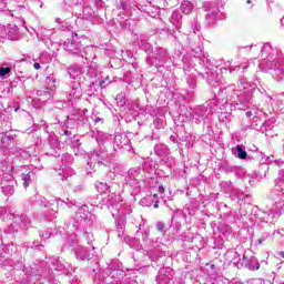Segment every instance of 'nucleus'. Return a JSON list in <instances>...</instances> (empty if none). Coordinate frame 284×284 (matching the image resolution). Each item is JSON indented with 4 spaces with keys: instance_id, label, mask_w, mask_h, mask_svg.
Returning a JSON list of instances; mask_svg holds the SVG:
<instances>
[{
    "instance_id": "41",
    "label": "nucleus",
    "mask_w": 284,
    "mask_h": 284,
    "mask_svg": "<svg viewBox=\"0 0 284 284\" xmlns=\"http://www.w3.org/2000/svg\"><path fill=\"white\" fill-rule=\"evenodd\" d=\"M109 203L111 205H114L115 203H119V195H116V194L109 195Z\"/></svg>"
},
{
    "instance_id": "52",
    "label": "nucleus",
    "mask_w": 284,
    "mask_h": 284,
    "mask_svg": "<svg viewBox=\"0 0 284 284\" xmlns=\"http://www.w3.org/2000/svg\"><path fill=\"white\" fill-rule=\"evenodd\" d=\"M154 152H155L156 154H161V145H156V146L154 148Z\"/></svg>"
},
{
    "instance_id": "12",
    "label": "nucleus",
    "mask_w": 284,
    "mask_h": 284,
    "mask_svg": "<svg viewBox=\"0 0 284 284\" xmlns=\"http://www.w3.org/2000/svg\"><path fill=\"white\" fill-rule=\"evenodd\" d=\"M36 205L40 207H49V214H54L59 210V200H53V203H49L48 200L41 195H36Z\"/></svg>"
},
{
    "instance_id": "57",
    "label": "nucleus",
    "mask_w": 284,
    "mask_h": 284,
    "mask_svg": "<svg viewBox=\"0 0 284 284\" xmlns=\"http://www.w3.org/2000/svg\"><path fill=\"white\" fill-rule=\"evenodd\" d=\"M55 23H58L59 26H61L63 22H62L61 18H57V19H55Z\"/></svg>"
},
{
    "instance_id": "21",
    "label": "nucleus",
    "mask_w": 284,
    "mask_h": 284,
    "mask_svg": "<svg viewBox=\"0 0 284 284\" xmlns=\"http://www.w3.org/2000/svg\"><path fill=\"white\" fill-rule=\"evenodd\" d=\"M21 179L23 181V187H30V183H32V181H34V172L33 171H29L28 173H23L21 175Z\"/></svg>"
},
{
    "instance_id": "28",
    "label": "nucleus",
    "mask_w": 284,
    "mask_h": 284,
    "mask_svg": "<svg viewBox=\"0 0 284 284\" xmlns=\"http://www.w3.org/2000/svg\"><path fill=\"white\" fill-rule=\"evenodd\" d=\"M180 141H182V143H185V148H187V150L192 148V135L190 133H185L184 135H182L180 138Z\"/></svg>"
},
{
    "instance_id": "29",
    "label": "nucleus",
    "mask_w": 284,
    "mask_h": 284,
    "mask_svg": "<svg viewBox=\"0 0 284 284\" xmlns=\"http://www.w3.org/2000/svg\"><path fill=\"white\" fill-rule=\"evenodd\" d=\"M223 172H225L226 174H232L234 172H239V170H241V166H232L230 164H224L222 166Z\"/></svg>"
},
{
    "instance_id": "6",
    "label": "nucleus",
    "mask_w": 284,
    "mask_h": 284,
    "mask_svg": "<svg viewBox=\"0 0 284 284\" xmlns=\"http://www.w3.org/2000/svg\"><path fill=\"white\" fill-rule=\"evenodd\" d=\"M83 45L81 44V40H79V37L74 34L63 43V49L69 52V54H72V57H79Z\"/></svg>"
},
{
    "instance_id": "36",
    "label": "nucleus",
    "mask_w": 284,
    "mask_h": 284,
    "mask_svg": "<svg viewBox=\"0 0 284 284\" xmlns=\"http://www.w3.org/2000/svg\"><path fill=\"white\" fill-rule=\"evenodd\" d=\"M11 72H12V68L10 67L0 68V77H8V74H10Z\"/></svg>"
},
{
    "instance_id": "3",
    "label": "nucleus",
    "mask_w": 284,
    "mask_h": 284,
    "mask_svg": "<svg viewBox=\"0 0 284 284\" xmlns=\"http://www.w3.org/2000/svg\"><path fill=\"white\" fill-rule=\"evenodd\" d=\"M284 191V169L278 171L275 180V189L270 194V199L275 201V219H278L284 212V204H281V192Z\"/></svg>"
},
{
    "instance_id": "10",
    "label": "nucleus",
    "mask_w": 284,
    "mask_h": 284,
    "mask_svg": "<svg viewBox=\"0 0 284 284\" xmlns=\"http://www.w3.org/2000/svg\"><path fill=\"white\" fill-rule=\"evenodd\" d=\"M75 219L78 221V223H80L81 227H92V225H94V215L92 213H90L89 211H79L75 214Z\"/></svg>"
},
{
    "instance_id": "18",
    "label": "nucleus",
    "mask_w": 284,
    "mask_h": 284,
    "mask_svg": "<svg viewBox=\"0 0 284 284\" xmlns=\"http://www.w3.org/2000/svg\"><path fill=\"white\" fill-rule=\"evenodd\" d=\"M154 59L158 61V64L161 65L163 63H168L170 55H168V50L160 48L154 53Z\"/></svg>"
},
{
    "instance_id": "56",
    "label": "nucleus",
    "mask_w": 284,
    "mask_h": 284,
    "mask_svg": "<svg viewBox=\"0 0 284 284\" xmlns=\"http://www.w3.org/2000/svg\"><path fill=\"white\" fill-rule=\"evenodd\" d=\"M159 192H160V194H163L165 192V187H163V185H160L159 186Z\"/></svg>"
},
{
    "instance_id": "59",
    "label": "nucleus",
    "mask_w": 284,
    "mask_h": 284,
    "mask_svg": "<svg viewBox=\"0 0 284 284\" xmlns=\"http://www.w3.org/2000/svg\"><path fill=\"white\" fill-rule=\"evenodd\" d=\"M153 207H154V210H158V207H159V201H156V202L153 204Z\"/></svg>"
},
{
    "instance_id": "37",
    "label": "nucleus",
    "mask_w": 284,
    "mask_h": 284,
    "mask_svg": "<svg viewBox=\"0 0 284 284\" xmlns=\"http://www.w3.org/2000/svg\"><path fill=\"white\" fill-rule=\"evenodd\" d=\"M84 239L88 242V245H90V243H92V241H94V235L92 233L88 232V229H85Z\"/></svg>"
},
{
    "instance_id": "17",
    "label": "nucleus",
    "mask_w": 284,
    "mask_h": 284,
    "mask_svg": "<svg viewBox=\"0 0 284 284\" xmlns=\"http://www.w3.org/2000/svg\"><path fill=\"white\" fill-rule=\"evenodd\" d=\"M62 161V172H65V174H70V172H72V169H70V166L72 165V162L74 161V158H72L71 154H63L61 158Z\"/></svg>"
},
{
    "instance_id": "8",
    "label": "nucleus",
    "mask_w": 284,
    "mask_h": 284,
    "mask_svg": "<svg viewBox=\"0 0 284 284\" xmlns=\"http://www.w3.org/2000/svg\"><path fill=\"white\" fill-rule=\"evenodd\" d=\"M205 10L209 12L205 17L209 26H214L219 19V4L214 1L204 3Z\"/></svg>"
},
{
    "instance_id": "32",
    "label": "nucleus",
    "mask_w": 284,
    "mask_h": 284,
    "mask_svg": "<svg viewBox=\"0 0 284 284\" xmlns=\"http://www.w3.org/2000/svg\"><path fill=\"white\" fill-rule=\"evenodd\" d=\"M267 239H270V232H263L261 234V236L256 240V244L263 245V243H265V241H267Z\"/></svg>"
},
{
    "instance_id": "25",
    "label": "nucleus",
    "mask_w": 284,
    "mask_h": 284,
    "mask_svg": "<svg viewBox=\"0 0 284 284\" xmlns=\"http://www.w3.org/2000/svg\"><path fill=\"white\" fill-rule=\"evenodd\" d=\"M180 10L182 14H190V12L194 10V4H192L190 1H184L181 3Z\"/></svg>"
},
{
    "instance_id": "46",
    "label": "nucleus",
    "mask_w": 284,
    "mask_h": 284,
    "mask_svg": "<svg viewBox=\"0 0 284 284\" xmlns=\"http://www.w3.org/2000/svg\"><path fill=\"white\" fill-rule=\"evenodd\" d=\"M141 45L144 50H146V52L152 51V45H150V43L141 42Z\"/></svg>"
},
{
    "instance_id": "40",
    "label": "nucleus",
    "mask_w": 284,
    "mask_h": 284,
    "mask_svg": "<svg viewBox=\"0 0 284 284\" xmlns=\"http://www.w3.org/2000/svg\"><path fill=\"white\" fill-rule=\"evenodd\" d=\"M155 227L158 232L165 234V224L163 222H156Z\"/></svg>"
},
{
    "instance_id": "53",
    "label": "nucleus",
    "mask_w": 284,
    "mask_h": 284,
    "mask_svg": "<svg viewBox=\"0 0 284 284\" xmlns=\"http://www.w3.org/2000/svg\"><path fill=\"white\" fill-rule=\"evenodd\" d=\"M132 110H133L134 112H139V103H134V104L132 105Z\"/></svg>"
},
{
    "instance_id": "22",
    "label": "nucleus",
    "mask_w": 284,
    "mask_h": 284,
    "mask_svg": "<svg viewBox=\"0 0 284 284\" xmlns=\"http://www.w3.org/2000/svg\"><path fill=\"white\" fill-rule=\"evenodd\" d=\"M45 85L48 90H57L59 82L57 81V78L54 77V74L48 75L45 78Z\"/></svg>"
},
{
    "instance_id": "60",
    "label": "nucleus",
    "mask_w": 284,
    "mask_h": 284,
    "mask_svg": "<svg viewBox=\"0 0 284 284\" xmlns=\"http://www.w3.org/2000/svg\"><path fill=\"white\" fill-rule=\"evenodd\" d=\"M250 48H255L256 50H261V47L251 44Z\"/></svg>"
},
{
    "instance_id": "16",
    "label": "nucleus",
    "mask_w": 284,
    "mask_h": 284,
    "mask_svg": "<svg viewBox=\"0 0 284 284\" xmlns=\"http://www.w3.org/2000/svg\"><path fill=\"white\" fill-rule=\"evenodd\" d=\"M169 281H172V270L161 268L160 274L156 276V282L160 284H168Z\"/></svg>"
},
{
    "instance_id": "35",
    "label": "nucleus",
    "mask_w": 284,
    "mask_h": 284,
    "mask_svg": "<svg viewBox=\"0 0 284 284\" xmlns=\"http://www.w3.org/2000/svg\"><path fill=\"white\" fill-rule=\"evenodd\" d=\"M182 19H183V14H181V12H179V10H175L172 12V14H171L172 21H181Z\"/></svg>"
},
{
    "instance_id": "15",
    "label": "nucleus",
    "mask_w": 284,
    "mask_h": 284,
    "mask_svg": "<svg viewBox=\"0 0 284 284\" xmlns=\"http://www.w3.org/2000/svg\"><path fill=\"white\" fill-rule=\"evenodd\" d=\"M102 88H105V80H101L99 83L92 82L87 89L88 97H99Z\"/></svg>"
},
{
    "instance_id": "23",
    "label": "nucleus",
    "mask_w": 284,
    "mask_h": 284,
    "mask_svg": "<svg viewBox=\"0 0 284 284\" xmlns=\"http://www.w3.org/2000/svg\"><path fill=\"white\" fill-rule=\"evenodd\" d=\"M81 68L79 67H71L69 68V77L70 79H73V81H78V79H81Z\"/></svg>"
},
{
    "instance_id": "51",
    "label": "nucleus",
    "mask_w": 284,
    "mask_h": 284,
    "mask_svg": "<svg viewBox=\"0 0 284 284\" xmlns=\"http://www.w3.org/2000/svg\"><path fill=\"white\" fill-rule=\"evenodd\" d=\"M275 165H278V168H281V165H284V161L283 160H275Z\"/></svg>"
},
{
    "instance_id": "5",
    "label": "nucleus",
    "mask_w": 284,
    "mask_h": 284,
    "mask_svg": "<svg viewBox=\"0 0 284 284\" xmlns=\"http://www.w3.org/2000/svg\"><path fill=\"white\" fill-rule=\"evenodd\" d=\"M114 160V154L108 153V151L100 149L98 151H93L89 154V161L87 162V165H110L112 161Z\"/></svg>"
},
{
    "instance_id": "19",
    "label": "nucleus",
    "mask_w": 284,
    "mask_h": 284,
    "mask_svg": "<svg viewBox=\"0 0 284 284\" xmlns=\"http://www.w3.org/2000/svg\"><path fill=\"white\" fill-rule=\"evenodd\" d=\"M81 57L87 61V63H90V61H94V59H97V54L94 53V48L93 47L84 48Z\"/></svg>"
},
{
    "instance_id": "34",
    "label": "nucleus",
    "mask_w": 284,
    "mask_h": 284,
    "mask_svg": "<svg viewBox=\"0 0 284 284\" xmlns=\"http://www.w3.org/2000/svg\"><path fill=\"white\" fill-rule=\"evenodd\" d=\"M115 101L120 108H124L125 103H128V100H125V97L123 94L116 95Z\"/></svg>"
},
{
    "instance_id": "33",
    "label": "nucleus",
    "mask_w": 284,
    "mask_h": 284,
    "mask_svg": "<svg viewBox=\"0 0 284 284\" xmlns=\"http://www.w3.org/2000/svg\"><path fill=\"white\" fill-rule=\"evenodd\" d=\"M267 130H274V125L272 124V121H265L261 126V132L265 133Z\"/></svg>"
},
{
    "instance_id": "45",
    "label": "nucleus",
    "mask_w": 284,
    "mask_h": 284,
    "mask_svg": "<svg viewBox=\"0 0 284 284\" xmlns=\"http://www.w3.org/2000/svg\"><path fill=\"white\" fill-rule=\"evenodd\" d=\"M59 29L65 32V30H70V24H68V22H62Z\"/></svg>"
},
{
    "instance_id": "61",
    "label": "nucleus",
    "mask_w": 284,
    "mask_h": 284,
    "mask_svg": "<svg viewBox=\"0 0 284 284\" xmlns=\"http://www.w3.org/2000/svg\"><path fill=\"white\" fill-rule=\"evenodd\" d=\"M275 284H284V282H278V277L275 278Z\"/></svg>"
},
{
    "instance_id": "55",
    "label": "nucleus",
    "mask_w": 284,
    "mask_h": 284,
    "mask_svg": "<svg viewBox=\"0 0 284 284\" xmlns=\"http://www.w3.org/2000/svg\"><path fill=\"white\" fill-rule=\"evenodd\" d=\"M33 68H34V70H41V64L38 63V62H36V63L33 64Z\"/></svg>"
},
{
    "instance_id": "7",
    "label": "nucleus",
    "mask_w": 284,
    "mask_h": 284,
    "mask_svg": "<svg viewBox=\"0 0 284 284\" xmlns=\"http://www.w3.org/2000/svg\"><path fill=\"white\" fill-rule=\"evenodd\" d=\"M11 217L14 220V222L10 225V230H9L11 234L14 232H19L23 227H28V225L32 223V220L27 214H20L18 216L14 214H11Z\"/></svg>"
},
{
    "instance_id": "58",
    "label": "nucleus",
    "mask_w": 284,
    "mask_h": 284,
    "mask_svg": "<svg viewBox=\"0 0 284 284\" xmlns=\"http://www.w3.org/2000/svg\"><path fill=\"white\" fill-rule=\"evenodd\" d=\"M63 132H64V135H65V136H70V135L72 134V132H70V131H68V130H64Z\"/></svg>"
},
{
    "instance_id": "44",
    "label": "nucleus",
    "mask_w": 284,
    "mask_h": 284,
    "mask_svg": "<svg viewBox=\"0 0 284 284\" xmlns=\"http://www.w3.org/2000/svg\"><path fill=\"white\" fill-rule=\"evenodd\" d=\"M200 61L203 63V65H209L210 64V55L206 54L204 57H201Z\"/></svg>"
},
{
    "instance_id": "11",
    "label": "nucleus",
    "mask_w": 284,
    "mask_h": 284,
    "mask_svg": "<svg viewBox=\"0 0 284 284\" xmlns=\"http://www.w3.org/2000/svg\"><path fill=\"white\" fill-rule=\"evenodd\" d=\"M14 179L11 178V175H7L3 178V180L0 182V190L2 194L6 196H12L14 194Z\"/></svg>"
},
{
    "instance_id": "9",
    "label": "nucleus",
    "mask_w": 284,
    "mask_h": 284,
    "mask_svg": "<svg viewBox=\"0 0 284 284\" xmlns=\"http://www.w3.org/2000/svg\"><path fill=\"white\" fill-rule=\"evenodd\" d=\"M83 97V89H81V82L75 81L70 85V90L67 92L68 101L71 103H77Z\"/></svg>"
},
{
    "instance_id": "63",
    "label": "nucleus",
    "mask_w": 284,
    "mask_h": 284,
    "mask_svg": "<svg viewBox=\"0 0 284 284\" xmlns=\"http://www.w3.org/2000/svg\"><path fill=\"white\" fill-rule=\"evenodd\" d=\"M237 199H243V193H239Z\"/></svg>"
},
{
    "instance_id": "26",
    "label": "nucleus",
    "mask_w": 284,
    "mask_h": 284,
    "mask_svg": "<svg viewBox=\"0 0 284 284\" xmlns=\"http://www.w3.org/2000/svg\"><path fill=\"white\" fill-rule=\"evenodd\" d=\"M233 154H235L237 159H247V152L241 145H237L235 149H233Z\"/></svg>"
},
{
    "instance_id": "49",
    "label": "nucleus",
    "mask_w": 284,
    "mask_h": 284,
    "mask_svg": "<svg viewBox=\"0 0 284 284\" xmlns=\"http://www.w3.org/2000/svg\"><path fill=\"white\" fill-rule=\"evenodd\" d=\"M236 70H241V67L240 65L230 67V73L231 74H232V72H236Z\"/></svg>"
},
{
    "instance_id": "62",
    "label": "nucleus",
    "mask_w": 284,
    "mask_h": 284,
    "mask_svg": "<svg viewBox=\"0 0 284 284\" xmlns=\"http://www.w3.org/2000/svg\"><path fill=\"white\" fill-rule=\"evenodd\" d=\"M62 181H68V176H65V174L62 175Z\"/></svg>"
},
{
    "instance_id": "64",
    "label": "nucleus",
    "mask_w": 284,
    "mask_h": 284,
    "mask_svg": "<svg viewBox=\"0 0 284 284\" xmlns=\"http://www.w3.org/2000/svg\"><path fill=\"white\" fill-rule=\"evenodd\" d=\"M0 34H3V27H0Z\"/></svg>"
},
{
    "instance_id": "38",
    "label": "nucleus",
    "mask_w": 284,
    "mask_h": 284,
    "mask_svg": "<svg viewBox=\"0 0 284 284\" xmlns=\"http://www.w3.org/2000/svg\"><path fill=\"white\" fill-rule=\"evenodd\" d=\"M97 141L99 145H103L105 143V133L103 132L98 133Z\"/></svg>"
},
{
    "instance_id": "30",
    "label": "nucleus",
    "mask_w": 284,
    "mask_h": 284,
    "mask_svg": "<svg viewBox=\"0 0 284 284\" xmlns=\"http://www.w3.org/2000/svg\"><path fill=\"white\" fill-rule=\"evenodd\" d=\"M95 185H97L98 192H100V194H105V192H108V190H110V186H108V184L103 183V182H98Z\"/></svg>"
},
{
    "instance_id": "50",
    "label": "nucleus",
    "mask_w": 284,
    "mask_h": 284,
    "mask_svg": "<svg viewBox=\"0 0 284 284\" xmlns=\"http://www.w3.org/2000/svg\"><path fill=\"white\" fill-rule=\"evenodd\" d=\"M67 201H68L67 202L68 207H72L73 205H77V202H72L70 201V199H68Z\"/></svg>"
},
{
    "instance_id": "1",
    "label": "nucleus",
    "mask_w": 284,
    "mask_h": 284,
    "mask_svg": "<svg viewBox=\"0 0 284 284\" xmlns=\"http://www.w3.org/2000/svg\"><path fill=\"white\" fill-rule=\"evenodd\" d=\"M261 58L264 59L262 68L270 72L275 81L284 80V54L281 49H274L270 43L260 48Z\"/></svg>"
},
{
    "instance_id": "27",
    "label": "nucleus",
    "mask_w": 284,
    "mask_h": 284,
    "mask_svg": "<svg viewBox=\"0 0 284 284\" xmlns=\"http://www.w3.org/2000/svg\"><path fill=\"white\" fill-rule=\"evenodd\" d=\"M139 174H141V168H134L128 172L130 181H136V179H139Z\"/></svg>"
},
{
    "instance_id": "31",
    "label": "nucleus",
    "mask_w": 284,
    "mask_h": 284,
    "mask_svg": "<svg viewBox=\"0 0 284 284\" xmlns=\"http://www.w3.org/2000/svg\"><path fill=\"white\" fill-rule=\"evenodd\" d=\"M186 83H187V85H189V88H190L191 90H194V89L196 88V77H194V75H189V77L186 78Z\"/></svg>"
},
{
    "instance_id": "4",
    "label": "nucleus",
    "mask_w": 284,
    "mask_h": 284,
    "mask_svg": "<svg viewBox=\"0 0 284 284\" xmlns=\"http://www.w3.org/2000/svg\"><path fill=\"white\" fill-rule=\"evenodd\" d=\"M226 255L232 257L231 263H233V265H235L237 270L246 267L247 270L254 271L261 267L258 260H256V257L254 256L247 258L245 255H242L241 257V255L236 251H229Z\"/></svg>"
},
{
    "instance_id": "42",
    "label": "nucleus",
    "mask_w": 284,
    "mask_h": 284,
    "mask_svg": "<svg viewBox=\"0 0 284 284\" xmlns=\"http://www.w3.org/2000/svg\"><path fill=\"white\" fill-rule=\"evenodd\" d=\"M116 227L118 230H123V227H125V217L116 220Z\"/></svg>"
},
{
    "instance_id": "39",
    "label": "nucleus",
    "mask_w": 284,
    "mask_h": 284,
    "mask_svg": "<svg viewBox=\"0 0 284 284\" xmlns=\"http://www.w3.org/2000/svg\"><path fill=\"white\" fill-rule=\"evenodd\" d=\"M67 243L68 245H70L71 247H73V245H77V235H71L67 239Z\"/></svg>"
},
{
    "instance_id": "24",
    "label": "nucleus",
    "mask_w": 284,
    "mask_h": 284,
    "mask_svg": "<svg viewBox=\"0 0 284 284\" xmlns=\"http://www.w3.org/2000/svg\"><path fill=\"white\" fill-rule=\"evenodd\" d=\"M7 30L8 38L11 41H14V39H17V32L19 30V27H17V24H9Z\"/></svg>"
},
{
    "instance_id": "14",
    "label": "nucleus",
    "mask_w": 284,
    "mask_h": 284,
    "mask_svg": "<svg viewBox=\"0 0 284 284\" xmlns=\"http://www.w3.org/2000/svg\"><path fill=\"white\" fill-rule=\"evenodd\" d=\"M75 258L78 261H91V258H94V253L87 247L78 245L75 248Z\"/></svg>"
},
{
    "instance_id": "20",
    "label": "nucleus",
    "mask_w": 284,
    "mask_h": 284,
    "mask_svg": "<svg viewBox=\"0 0 284 284\" xmlns=\"http://www.w3.org/2000/svg\"><path fill=\"white\" fill-rule=\"evenodd\" d=\"M113 143L116 145V148H123V145H128V143H130V140L128 139V135L118 133L114 136Z\"/></svg>"
},
{
    "instance_id": "48",
    "label": "nucleus",
    "mask_w": 284,
    "mask_h": 284,
    "mask_svg": "<svg viewBox=\"0 0 284 284\" xmlns=\"http://www.w3.org/2000/svg\"><path fill=\"white\" fill-rule=\"evenodd\" d=\"M264 133H265V136H270V138L274 136V130L273 129L267 130Z\"/></svg>"
},
{
    "instance_id": "43",
    "label": "nucleus",
    "mask_w": 284,
    "mask_h": 284,
    "mask_svg": "<svg viewBox=\"0 0 284 284\" xmlns=\"http://www.w3.org/2000/svg\"><path fill=\"white\" fill-rule=\"evenodd\" d=\"M54 270L58 272H63L65 270V265H63L59 260H55Z\"/></svg>"
},
{
    "instance_id": "2",
    "label": "nucleus",
    "mask_w": 284,
    "mask_h": 284,
    "mask_svg": "<svg viewBox=\"0 0 284 284\" xmlns=\"http://www.w3.org/2000/svg\"><path fill=\"white\" fill-rule=\"evenodd\" d=\"M227 101L234 103V105H242V108H247L250 101H252V90L247 83V78L240 77L237 88L235 84L229 85L226 88Z\"/></svg>"
},
{
    "instance_id": "13",
    "label": "nucleus",
    "mask_w": 284,
    "mask_h": 284,
    "mask_svg": "<svg viewBox=\"0 0 284 284\" xmlns=\"http://www.w3.org/2000/svg\"><path fill=\"white\" fill-rule=\"evenodd\" d=\"M190 116L195 123H203L205 116H207V109L205 106H196L193 109V112L190 113Z\"/></svg>"
},
{
    "instance_id": "47",
    "label": "nucleus",
    "mask_w": 284,
    "mask_h": 284,
    "mask_svg": "<svg viewBox=\"0 0 284 284\" xmlns=\"http://www.w3.org/2000/svg\"><path fill=\"white\" fill-rule=\"evenodd\" d=\"M42 239H50L52 236V231L49 230L45 233L40 234Z\"/></svg>"
},
{
    "instance_id": "54",
    "label": "nucleus",
    "mask_w": 284,
    "mask_h": 284,
    "mask_svg": "<svg viewBox=\"0 0 284 284\" xmlns=\"http://www.w3.org/2000/svg\"><path fill=\"white\" fill-rule=\"evenodd\" d=\"M222 185H226V187H229V190L232 187V182H222Z\"/></svg>"
}]
</instances>
